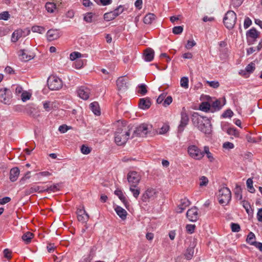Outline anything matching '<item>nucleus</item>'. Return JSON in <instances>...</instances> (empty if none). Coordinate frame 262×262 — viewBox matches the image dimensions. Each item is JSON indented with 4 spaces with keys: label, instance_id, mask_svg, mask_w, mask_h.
<instances>
[{
    "label": "nucleus",
    "instance_id": "1",
    "mask_svg": "<svg viewBox=\"0 0 262 262\" xmlns=\"http://www.w3.org/2000/svg\"><path fill=\"white\" fill-rule=\"evenodd\" d=\"M133 126L123 123L119 124L114 133L115 142L118 146L124 145L131 138Z\"/></svg>",
    "mask_w": 262,
    "mask_h": 262
},
{
    "label": "nucleus",
    "instance_id": "2",
    "mask_svg": "<svg viewBox=\"0 0 262 262\" xmlns=\"http://www.w3.org/2000/svg\"><path fill=\"white\" fill-rule=\"evenodd\" d=\"M193 125L206 135L211 133V124L210 121L206 117L200 115L198 113H194L192 116Z\"/></svg>",
    "mask_w": 262,
    "mask_h": 262
},
{
    "label": "nucleus",
    "instance_id": "3",
    "mask_svg": "<svg viewBox=\"0 0 262 262\" xmlns=\"http://www.w3.org/2000/svg\"><path fill=\"white\" fill-rule=\"evenodd\" d=\"M218 197L220 204L227 205L231 200V192L228 187H222L219 191Z\"/></svg>",
    "mask_w": 262,
    "mask_h": 262
},
{
    "label": "nucleus",
    "instance_id": "4",
    "mask_svg": "<svg viewBox=\"0 0 262 262\" xmlns=\"http://www.w3.org/2000/svg\"><path fill=\"white\" fill-rule=\"evenodd\" d=\"M236 20V13L233 11L229 10L225 14L223 22L227 29H232L235 24Z\"/></svg>",
    "mask_w": 262,
    "mask_h": 262
},
{
    "label": "nucleus",
    "instance_id": "5",
    "mask_svg": "<svg viewBox=\"0 0 262 262\" xmlns=\"http://www.w3.org/2000/svg\"><path fill=\"white\" fill-rule=\"evenodd\" d=\"M149 132L150 130L148 125L146 124H142L135 128L133 127L131 138L136 137H145Z\"/></svg>",
    "mask_w": 262,
    "mask_h": 262
},
{
    "label": "nucleus",
    "instance_id": "6",
    "mask_svg": "<svg viewBox=\"0 0 262 262\" xmlns=\"http://www.w3.org/2000/svg\"><path fill=\"white\" fill-rule=\"evenodd\" d=\"M187 152L189 156L196 160H200L204 157L201 149L195 145H191L187 148Z\"/></svg>",
    "mask_w": 262,
    "mask_h": 262
},
{
    "label": "nucleus",
    "instance_id": "7",
    "mask_svg": "<svg viewBox=\"0 0 262 262\" xmlns=\"http://www.w3.org/2000/svg\"><path fill=\"white\" fill-rule=\"evenodd\" d=\"M141 179V175L135 171H130L127 174V179L130 186L138 185Z\"/></svg>",
    "mask_w": 262,
    "mask_h": 262
},
{
    "label": "nucleus",
    "instance_id": "8",
    "mask_svg": "<svg viewBox=\"0 0 262 262\" xmlns=\"http://www.w3.org/2000/svg\"><path fill=\"white\" fill-rule=\"evenodd\" d=\"M12 98V93L11 91L4 88L0 90V101L5 104H10Z\"/></svg>",
    "mask_w": 262,
    "mask_h": 262
},
{
    "label": "nucleus",
    "instance_id": "9",
    "mask_svg": "<svg viewBox=\"0 0 262 262\" xmlns=\"http://www.w3.org/2000/svg\"><path fill=\"white\" fill-rule=\"evenodd\" d=\"M259 32L255 28H252L248 30L246 33L247 42L249 45H253L259 36Z\"/></svg>",
    "mask_w": 262,
    "mask_h": 262
},
{
    "label": "nucleus",
    "instance_id": "10",
    "mask_svg": "<svg viewBox=\"0 0 262 262\" xmlns=\"http://www.w3.org/2000/svg\"><path fill=\"white\" fill-rule=\"evenodd\" d=\"M157 193L156 190L152 188H148L142 194V200L143 202H149L154 200L157 197Z\"/></svg>",
    "mask_w": 262,
    "mask_h": 262
},
{
    "label": "nucleus",
    "instance_id": "11",
    "mask_svg": "<svg viewBox=\"0 0 262 262\" xmlns=\"http://www.w3.org/2000/svg\"><path fill=\"white\" fill-rule=\"evenodd\" d=\"M189 122V118L188 115L185 113H181V119L180 124L178 126V133H182L185 127L187 126Z\"/></svg>",
    "mask_w": 262,
    "mask_h": 262
},
{
    "label": "nucleus",
    "instance_id": "12",
    "mask_svg": "<svg viewBox=\"0 0 262 262\" xmlns=\"http://www.w3.org/2000/svg\"><path fill=\"white\" fill-rule=\"evenodd\" d=\"M47 86L42 89V93L44 94H47L49 90L57 91L62 87V83H47Z\"/></svg>",
    "mask_w": 262,
    "mask_h": 262
},
{
    "label": "nucleus",
    "instance_id": "13",
    "mask_svg": "<svg viewBox=\"0 0 262 262\" xmlns=\"http://www.w3.org/2000/svg\"><path fill=\"white\" fill-rule=\"evenodd\" d=\"M198 209L196 207H193L188 210L186 213V216L191 222H195L198 219Z\"/></svg>",
    "mask_w": 262,
    "mask_h": 262
},
{
    "label": "nucleus",
    "instance_id": "14",
    "mask_svg": "<svg viewBox=\"0 0 262 262\" xmlns=\"http://www.w3.org/2000/svg\"><path fill=\"white\" fill-rule=\"evenodd\" d=\"M44 192H46L44 187L33 185L30 188L25 190V194L26 195H29L34 192L43 193Z\"/></svg>",
    "mask_w": 262,
    "mask_h": 262
},
{
    "label": "nucleus",
    "instance_id": "15",
    "mask_svg": "<svg viewBox=\"0 0 262 262\" xmlns=\"http://www.w3.org/2000/svg\"><path fill=\"white\" fill-rule=\"evenodd\" d=\"M77 215L78 220L83 223H86L89 218L88 214L86 213L83 208L78 209L77 210Z\"/></svg>",
    "mask_w": 262,
    "mask_h": 262
},
{
    "label": "nucleus",
    "instance_id": "16",
    "mask_svg": "<svg viewBox=\"0 0 262 262\" xmlns=\"http://www.w3.org/2000/svg\"><path fill=\"white\" fill-rule=\"evenodd\" d=\"M77 94L80 98L86 100L89 98L90 90L84 86H81L78 88Z\"/></svg>",
    "mask_w": 262,
    "mask_h": 262
},
{
    "label": "nucleus",
    "instance_id": "17",
    "mask_svg": "<svg viewBox=\"0 0 262 262\" xmlns=\"http://www.w3.org/2000/svg\"><path fill=\"white\" fill-rule=\"evenodd\" d=\"M24 112L28 115L36 117L38 116L36 111L35 106L33 104H29L24 107Z\"/></svg>",
    "mask_w": 262,
    "mask_h": 262
},
{
    "label": "nucleus",
    "instance_id": "18",
    "mask_svg": "<svg viewBox=\"0 0 262 262\" xmlns=\"http://www.w3.org/2000/svg\"><path fill=\"white\" fill-rule=\"evenodd\" d=\"M151 103L148 97L141 98L139 102V107L142 110L148 109L151 106Z\"/></svg>",
    "mask_w": 262,
    "mask_h": 262
},
{
    "label": "nucleus",
    "instance_id": "19",
    "mask_svg": "<svg viewBox=\"0 0 262 262\" xmlns=\"http://www.w3.org/2000/svg\"><path fill=\"white\" fill-rule=\"evenodd\" d=\"M254 69L255 64L253 62H251L248 66H247L244 70H241L239 73V74L245 76L246 77H247L250 73L253 72Z\"/></svg>",
    "mask_w": 262,
    "mask_h": 262
},
{
    "label": "nucleus",
    "instance_id": "20",
    "mask_svg": "<svg viewBox=\"0 0 262 262\" xmlns=\"http://www.w3.org/2000/svg\"><path fill=\"white\" fill-rule=\"evenodd\" d=\"M154 51L151 48L146 49L143 53L144 59L147 62L152 61L154 57Z\"/></svg>",
    "mask_w": 262,
    "mask_h": 262
},
{
    "label": "nucleus",
    "instance_id": "21",
    "mask_svg": "<svg viewBox=\"0 0 262 262\" xmlns=\"http://www.w3.org/2000/svg\"><path fill=\"white\" fill-rule=\"evenodd\" d=\"M190 205V202L187 198H184L181 200V203L178 207L177 212L182 213L185 208Z\"/></svg>",
    "mask_w": 262,
    "mask_h": 262
},
{
    "label": "nucleus",
    "instance_id": "22",
    "mask_svg": "<svg viewBox=\"0 0 262 262\" xmlns=\"http://www.w3.org/2000/svg\"><path fill=\"white\" fill-rule=\"evenodd\" d=\"M48 39L50 41H52L58 38L60 36V34L57 30L50 29L48 31L47 33Z\"/></svg>",
    "mask_w": 262,
    "mask_h": 262
},
{
    "label": "nucleus",
    "instance_id": "23",
    "mask_svg": "<svg viewBox=\"0 0 262 262\" xmlns=\"http://www.w3.org/2000/svg\"><path fill=\"white\" fill-rule=\"evenodd\" d=\"M20 171L18 167L12 168L10 171V180L14 182L16 181L19 175Z\"/></svg>",
    "mask_w": 262,
    "mask_h": 262
},
{
    "label": "nucleus",
    "instance_id": "24",
    "mask_svg": "<svg viewBox=\"0 0 262 262\" xmlns=\"http://www.w3.org/2000/svg\"><path fill=\"white\" fill-rule=\"evenodd\" d=\"M223 101L224 102L222 104H221V101L219 99H216L214 101H213L211 104V107H212V109L213 110H211V112H213L214 111L220 110L222 106L225 104L226 100L225 98L224 99Z\"/></svg>",
    "mask_w": 262,
    "mask_h": 262
},
{
    "label": "nucleus",
    "instance_id": "25",
    "mask_svg": "<svg viewBox=\"0 0 262 262\" xmlns=\"http://www.w3.org/2000/svg\"><path fill=\"white\" fill-rule=\"evenodd\" d=\"M25 50H20L19 51L18 56L19 59L23 61H27L33 58V56L32 55H28L26 52Z\"/></svg>",
    "mask_w": 262,
    "mask_h": 262
},
{
    "label": "nucleus",
    "instance_id": "26",
    "mask_svg": "<svg viewBox=\"0 0 262 262\" xmlns=\"http://www.w3.org/2000/svg\"><path fill=\"white\" fill-rule=\"evenodd\" d=\"M115 210L117 215L122 220H125L126 218L127 213L126 211L119 206H117L115 208Z\"/></svg>",
    "mask_w": 262,
    "mask_h": 262
},
{
    "label": "nucleus",
    "instance_id": "27",
    "mask_svg": "<svg viewBox=\"0 0 262 262\" xmlns=\"http://www.w3.org/2000/svg\"><path fill=\"white\" fill-rule=\"evenodd\" d=\"M114 193L115 195L118 196L119 199L121 201V202L123 203L126 208H127L128 206V202L127 201L125 196L124 195L122 191L120 189H117L115 191Z\"/></svg>",
    "mask_w": 262,
    "mask_h": 262
},
{
    "label": "nucleus",
    "instance_id": "28",
    "mask_svg": "<svg viewBox=\"0 0 262 262\" xmlns=\"http://www.w3.org/2000/svg\"><path fill=\"white\" fill-rule=\"evenodd\" d=\"M90 107L93 113L97 116L101 114L100 107L97 102H93L90 104Z\"/></svg>",
    "mask_w": 262,
    "mask_h": 262
},
{
    "label": "nucleus",
    "instance_id": "29",
    "mask_svg": "<svg viewBox=\"0 0 262 262\" xmlns=\"http://www.w3.org/2000/svg\"><path fill=\"white\" fill-rule=\"evenodd\" d=\"M129 190L132 192L133 196L137 199L140 193V189L138 185L129 186Z\"/></svg>",
    "mask_w": 262,
    "mask_h": 262
},
{
    "label": "nucleus",
    "instance_id": "30",
    "mask_svg": "<svg viewBox=\"0 0 262 262\" xmlns=\"http://www.w3.org/2000/svg\"><path fill=\"white\" fill-rule=\"evenodd\" d=\"M23 32L21 30H16L12 35L11 41L16 42L22 36Z\"/></svg>",
    "mask_w": 262,
    "mask_h": 262
},
{
    "label": "nucleus",
    "instance_id": "31",
    "mask_svg": "<svg viewBox=\"0 0 262 262\" xmlns=\"http://www.w3.org/2000/svg\"><path fill=\"white\" fill-rule=\"evenodd\" d=\"M156 16L152 13H148L144 18V23L146 24H150L155 19Z\"/></svg>",
    "mask_w": 262,
    "mask_h": 262
},
{
    "label": "nucleus",
    "instance_id": "32",
    "mask_svg": "<svg viewBox=\"0 0 262 262\" xmlns=\"http://www.w3.org/2000/svg\"><path fill=\"white\" fill-rule=\"evenodd\" d=\"M33 236V234L31 233L30 232H27L26 233L23 234L21 237L23 241L25 242L26 244H29L31 242V239Z\"/></svg>",
    "mask_w": 262,
    "mask_h": 262
},
{
    "label": "nucleus",
    "instance_id": "33",
    "mask_svg": "<svg viewBox=\"0 0 262 262\" xmlns=\"http://www.w3.org/2000/svg\"><path fill=\"white\" fill-rule=\"evenodd\" d=\"M211 108V104L208 102H203L200 105V109L205 112H208Z\"/></svg>",
    "mask_w": 262,
    "mask_h": 262
},
{
    "label": "nucleus",
    "instance_id": "34",
    "mask_svg": "<svg viewBox=\"0 0 262 262\" xmlns=\"http://www.w3.org/2000/svg\"><path fill=\"white\" fill-rule=\"evenodd\" d=\"M241 204H242L243 207L245 209L247 213L248 214H251L253 213V210L251 209V206L250 203L244 200L242 201Z\"/></svg>",
    "mask_w": 262,
    "mask_h": 262
},
{
    "label": "nucleus",
    "instance_id": "35",
    "mask_svg": "<svg viewBox=\"0 0 262 262\" xmlns=\"http://www.w3.org/2000/svg\"><path fill=\"white\" fill-rule=\"evenodd\" d=\"M137 89V92L142 95H145L147 92V86L145 84L139 85Z\"/></svg>",
    "mask_w": 262,
    "mask_h": 262
},
{
    "label": "nucleus",
    "instance_id": "36",
    "mask_svg": "<svg viewBox=\"0 0 262 262\" xmlns=\"http://www.w3.org/2000/svg\"><path fill=\"white\" fill-rule=\"evenodd\" d=\"M255 234L252 232H250L247 236L246 242L250 245H252L256 241Z\"/></svg>",
    "mask_w": 262,
    "mask_h": 262
},
{
    "label": "nucleus",
    "instance_id": "37",
    "mask_svg": "<svg viewBox=\"0 0 262 262\" xmlns=\"http://www.w3.org/2000/svg\"><path fill=\"white\" fill-rule=\"evenodd\" d=\"M47 11L49 13L54 12V10L56 9V5L54 3L47 2L45 5Z\"/></svg>",
    "mask_w": 262,
    "mask_h": 262
},
{
    "label": "nucleus",
    "instance_id": "38",
    "mask_svg": "<svg viewBox=\"0 0 262 262\" xmlns=\"http://www.w3.org/2000/svg\"><path fill=\"white\" fill-rule=\"evenodd\" d=\"M234 194L235 198L239 200H241L242 199V188L241 186L236 185L234 189Z\"/></svg>",
    "mask_w": 262,
    "mask_h": 262
},
{
    "label": "nucleus",
    "instance_id": "39",
    "mask_svg": "<svg viewBox=\"0 0 262 262\" xmlns=\"http://www.w3.org/2000/svg\"><path fill=\"white\" fill-rule=\"evenodd\" d=\"M32 96V94L28 91H25L21 94V100L23 102H26L27 100L30 99Z\"/></svg>",
    "mask_w": 262,
    "mask_h": 262
},
{
    "label": "nucleus",
    "instance_id": "40",
    "mask_svg": "<svg viewBox=\"0 0 262 262\" xmlns=\"http://www.w3.org/2000/svg\"><path fill=\"white\" fill-rule=\"evenodd\" d=\"M194 253V248L193 247H188L187 249L185 256L187 259H191Z\"/></svg>",
    "mask_w": 262,
    "mask_h": 262
},
{
    "label": "nucleus",
    "instance_id": "41",
    "mask_svg": "<svg viewBox=\"0 0 262 262\" xmlns=\"http://www.w3.org/2000/svg\"><path fill=\"white\" fill-rule=\"evenodd\" d=\"M117 89L120 93H124L126 91L128 86L126 83H117Z\"/></svg>",
    "mask_w": 262,
    "mask_h": 262
},
{
    "label": "nucleus",
    "instance_id": "42",
    "mask_svg": "<svg viewBox=\"0 0 262 262\" xmlns=\"http://www.w3.org/2000/svg\"><path fill=\"white\" fill-rule=\"evenodd\" d=\"M246 184L247 188L249 189V191L250 193H254L255 191V189L253 186V180L251 178H249L247 179L246 182Z\"/></svg>",
    "mask_w": 262,
    "mask_h": 262
},
{
    "label": "nucleus",
    "instance_id": "43",
    "mask_svg": "<svg viewBox=\"0 0 262 262\" xmlns=\"http://www.w3.org/2000/svg\"><path fill=\"white\" fill-rule=\"evenodd\" d=\"M227 133L229 135L234 136L235 137H238L239 136V133L238 132V130L235 128H229L227 130Z\"/></svg>",
    "mask_w": 262,
    "mask_h": 262
},
{
    "label": "nucleus",
    "instance_id": "44",
    "mask_svg": "<svg viewBox=\"0 0 262 262\" xmlns=\"http://www.w3.org/2000/svg\"><path fill=\"white\" fill-rule=\"evenodd\" d=\"M116 16L113 13V11H111L110 12L105 13L104 14V19L106 21H110L116 18Z\"/></svg>",
    "mask_w": 262,
    "mask_h": 262
},
{
    "label": "nucleus",
    "instance_id": "45",
    "mask_svg": "<svg viewBox=\"0 0 262 262\" xmlns=\"http://www.w3.org/2000/svg\"><path fill=\"white\" fill-rule=\"evenodd\" d=\"M93 16L94 14L93 13L88 12L85 14L83 19L87 23H92L93 20Z\"/></svg>",
    "mask_w": 262,
    "mask_h": 262
},
{
    "label": "nucleus",
    "instance_id": "46",
    "mask_svg": "<svg viewBox=\"0 0 262 262\" xmlns=\"http://www.w3.org/2000/svg\"><path fill=\"white\" fill-rule=\"evenodd\" d=\"M59 186L58 184H55L53 185L50 186V187H48L47 188H45L46 192H55L57 190H59V189L58 188Z\"/></svg>",
    "mask_w": 262,
    "mask_h": 262
},
{
    "label": "nucleus",
    "instance_id": "47",
    "mask_svg": "<svg viewBox=\"0 0 262 262\" xmlns=\"http://www.w3.org/2000/svg\"><path fill=\"white\" fill-rule=\"evenodd\" d=\"M233 112L230 109H228L225 111L221 115V117L224 118H231L233 115Z\"/></svg>",
    "mask_w": 262,
    "mask_h": 262
},
{
    "label": "nucleus",
    "instance_id": "48",
    "mask_svg": "<svg viewBox=\"0 0 262 262\" xmlns=\"http://www.w3.org/2000/svg\"><path fill=\"white\" fill-rule=\"evenodd\" d=\"M32 31L33 32L41 34L45 31V29L43 27L41 26H34L32 27Z\"/></svg>",
    "mask_w": 262,
    "mask_h": 262
},
{
    "label": "nucleus",
    "instance_id": "49",
    "mask_svg": "<svg viewBox=\"0 0 262 262\" xmlns=\"http://www.w3.org/2000/svg\"><path fill=\"white\" fill-rule=\"evenodd\" d=\"M124 11V7L122 5H120L117 8H116L114 11H113V13L115 15L116 17L119 15L121 14Z\"/></svg>",
    "mask_w": 262,
    "mask_h": 262
},
{
    "label": "nucleus",
    "instance_id": "50",
    "mask_svg": "<svg viewBox=\"0 0 262 262\" xmlns=\"http://www.w3.org/2000/svg\"><path fill=\"white\" fill-rule=\"evenodd\" d=\"M200 182L199 185L200 187L206 186L208 184V182H209L207 178L205 176H202L200 178Z\"/></svg>",
    "mask_w": 262,
    "mask_h": 262
},
{
    "label": "nucleus",
    "instance_id": "51",
    "mask_svg": "<svg viewBox=\"0 0 262 262\" xmlns=\"http://www.w3.org/2000/svg\"><path fill=\"white\" fill-rule=\"evenodd\" d=\"M70 59L71 60H74L77 58L82 57V54L78 52H73L70 54Z\"/></svg>",
    "mask_w": 262,
    "mask_h": 262
},
{
    "label": "nucleus",
    "instance_id": "52",
    "mask_svg": "<svg viewBox=\"0 0 262 262\" xmlns=\"http://www.w3.org/2000/svg\"><path fill=\"white\" fill-rule=\"evenodd\" d=\"M231 228L232 232H238L241 230L240 226L237 223H232L231 224Z\"/></svg>",
    "mask_w": 262,
    "mask_h": 262
},
{
    "label": "nucleus",
    "instance_id": "53",
    "mask_svg": "<svg viewBox=\"0 0 262 262\" xmlns=\"http://www.w3.org/2000/svg\"><path fill=\"white\" fill-rule=\"evenodd\" d=\"M62 82L61 79H60L58 77L55 75H51L47 79V82Z\"/></svg>",
    "mask_w": 262,
    "mask_h": 262
},
{
    "label": "nucleus",
    "instance_id": "54",
    "mask_svg": "<svg viewBox=\"0 0 262 262\" xmlns=\"http://www.w3.org/2000/svg\"><path fill=\"white\" fill-rule=\"evenodd\" d=\"M172 102V98L170 96H167L165 98L164 101H163L162 104L164 106L166 107L168 105H170Z\"/></svg>",
    "mask_w": 262,
    "mask_h": 262
},
{
    "label": "nucleus",
    "instance_id": "55",
    "mask_svg": "<svg viewBox=\"0 0 262 262\" xmlns=\"http://www.w3.org/2000/svg\"><path fill=\"white\" fill-rule=\"evenodd\" d=\"M81 151L82 154L84 155H88L90 153L91 151V148L89 147L85 146L84 145H82L81 147Z\"/></svg>",
    "mask_w": 262,
    "mask_h": 262
},
{
    "label": "nucleus",
    "instance_id": "56",
    "mask_svg": "<svg viewBox=\"0 0 262 262\" xmlns=\"http://www.w3.org/2000/svg\"><path fill=\"white\" fill-rule=\"evenodd\" d=\"M183 30L182 26H176L173 28L172 32L174 34H180L183 32Z\"/></svg>",
    "mask_w": 262,
    "mask_h": 262
},
{
    "label": "nucleus",
    "instance_id": "57",
    "mask_svg": "<svg viewBox=\"0 0 262 262\" xmlns=\"http://www.w3.org/2000/svg\"><path fill=\"white\" fill-rule=\"evenodd\" d=\"M195 228V225L188 224L186 226V231L189 234H192L194 232Z\"/></svg>",
    "mask_w": 262,
    "mask_h": 262
},
{
    "label": "nucleus",
    "instance_id": "58",
    "mask_svg": "<svg viewBox=\"0 0 262 262\" xmlns=\"http://www.w3.org/2000/svg\"><path fill=\"white\" fill-rule=\"evenodd\" d=\"M167 95V93H163L161 94L157 99V103L158 104L163 103Z\"/></svg>",
    "mask_w": 262,
    "mask_h": 262
},
{
    "label": "nucleus",
    "instance_id": "59",
    "mask_svg": "<svg viewBox=\"0 0 262 262\" xmlns=\"http://www.w3.org/2000/svg\"><path fill=\"white\" fill-rule=\"evenodd\" d=\"M9 17L10 14L7 11H4L0 13V19L7 20L9 18Z\"/></svg>",
    "mask_w": 262,
    "mask_h": 262
},
{
    "label": "nucleus",
    "instance_id": "60",
    "mask_svg": "<svg viewBox=\"0 0 262 262\" xmlns=\"http://www.w3.org/2000/svg\"><path fill=\"white\" fill-rule=\"evenodd\" d=\"M195 45L196 42L194 40H188L187 43L185 45V48L189 50Z\"/></svg>",
    "mask_w": 262,
    "mask_h": 262
},
{
    "label": "nucleus",
    "instance_id": "61",
    "mask_svg": "<svg viewBox=\"0 0 262 262\" xmlns=\"http://www.w3.org/2000/svg\"><path fill=\"white\" fill-rule=\"evenodd\" d=\"M223 148L227 149H233L234 147V144L229 142H226L223 145Z\"/></svg>",
    "mask_w": 262,
    "mask_h": 262
},
{
    "label": "nucleus",
    "instance_id": "62",
    "mask_svg": "<svg viewBox=\"0 0 262 262\" xmlns=\"http://www.w3.org/2000/svg\"><path fill=\"white\" fill-rule=\"evenodd\" d=\"M252 24L251 20L248 17H246L244 20V27L245 29H247Z\"/></svg>",
    "mask_w": 262,
    "mask_h": 262
},
{
    "label": "nucleus",
    "instance_id": "63",
    "mask_svg": "<svg viewBox=\"0 0 262 262\" xmlns=\"http://www.w3.org/2000/svg\"><path fill=\"white\" fill-rule=\"evenodd\" d=\"M169 129V126L167 124H164L163 126L160 128L159 131L160 134H163L168 132Z\"/></svg>",
    "mask_w": 262,
    "mask_h": 262
},
{
    "label": "nucleus",
    "instance_id": "64",
    "mask_svg": "<svg viewBox=\"0 0 262 262\" xmlns=\"http://www.w3.org/2000/svg\"><path fill=\"white\" fill-rule=\"evenodd\" d=\"M70 128L66 124L60 125L58 128V130L61 133H66Z\"/></svg>",
    "mask_w": 262,
    "mask_h": 262
}]
</instances>
